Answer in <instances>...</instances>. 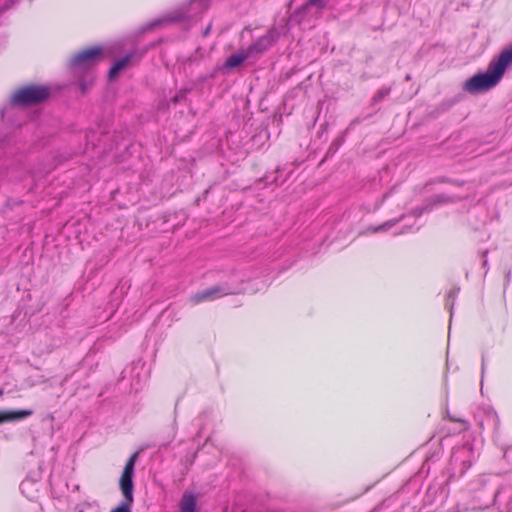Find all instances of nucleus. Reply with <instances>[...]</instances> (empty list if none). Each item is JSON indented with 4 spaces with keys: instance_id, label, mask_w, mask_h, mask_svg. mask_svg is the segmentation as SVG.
Segmentation results:
<instances>
[{
    "instance_id": "10",
    "label": "nucleus",
    "mask_w": 512,
    "mask_h": 512,
    "mask_svg": "<svg viewBox=\"0 0 512 512\" xmlns=\"http://www.w3.org/2000/svg\"><path fill=\"white\" fill-rule=\"evenodd\" d=\"M131 59L132 55H126L125 57L117 60L109 70V79H114L117 76V74L129 64Z\"/></svg>"
},
{
    "instance_id": "7",
    "label": "nucleus",
    "mask_w": 512,
    "mask_h": 512,
    "mask_svg": "<svg viewBox=\"0 0 512 512\" xmlns=\"http://www.w3.org/2000/svg\"><path fill=\"white\" fill-rule=\"evenodd\" d=\"M32 410L0 411V425L5 422L21 420L32 415Z\"/></svg>"
},
{
    "instance_id": "11",
    "label": "nucleus",
    "mask_w": 512,
    "mask_h": 512,
    "mask_svg": "<svg viewBox=\"0 0 512 512\" xmlns=\"http://www.w3.org/2000/svg\"><path fill=\"white\" fill-rule=\"evenodd\" d=\"M196 499L191 493H185L180 502L181 512H195Z\"/></svg>"
},
{
    "instance_id": "12",
    "label": "nucleus",
    "mask_w": 512,
    "mask_h": 512,
    "mask_svg": "<svg viewBox=\"0 0 512 512\" xmlns=\"http://www.w3.org/2000/svg\"><path fill=\"white\" fill-rule=\"evenodd\" d=\"M397 222H398V220H396V219L389 220L381 225L371 227V228H369V230L373 233L387 231L390 228H392Z\"/></svg>"
},
{
    "instance_id": "20",
    "label": "nucleus",
    "mask_w": 512,
    "mask_h": 512,
    "mask_svg": "<svg viewBox=\"0 0 512 512\" xmlns=\"http://www.w3.org/2000/svg\"><path fill=\"white\" fill-rule=\"evenodd\" d=\"M2 395V390H0V396Z\"/></svg>"
},
{
    "instance_id": "6",
    "label": "nucleus",
    "mask_w": 512,
    "mask_h": 512,
    "mask_svg": "<svg viewBox=\"0 0 512 512\" xmlns=\"http://www.w3.org/2000/svg\"><path fill=\"white\" fill-rule=\"evenodd\" d=\"M232 293H234V291L230 288L224 286H215L193 295L190 300L193 304H198L200 302L216 299L218 297Z\"/></svg>"
},
{
    "instance_id": "4",
    "label": "nucleus",
    "mask_w": 512,
    "mask_h": 512,
    "mask_svg": "<svg viewBox=\"0 0 512 512\" xmlns=\"http://www.w3.org/2000/svg\"><path fill=\"white\" fill-rule=\"evenodd\" d=\"M49 96V89L45 86H29L16 91L11 102L16 105L35 104Z\"/></svg>"
},
{
    "instance_id": "17",
    "label": "nucleus",
    "mask_w": 512,
    "mask_h": 512,
    "mask_svg": "<svg viewBox=\"0 0 512 512\" xmlns=\"http://www.w3.org/2000/svg\"><path fill=\"white\" fill-rule=\"evenodd\" d=\"M27 484H30V482L29 481H23L21 483V487L24 488Z\"/></svg>"
},
{
    "instance_id": "16",
    "label": "nucleus",
    "mask_w": 512,
    "mask_h": 512,
    "mask_svg": "<svg viewBox=\"0 0 512 512\" xmlns=\"http://www.w3.org/2000/svg\"><path fill=\"white\" fill-rule=\"evenodd\" d=\"M80 86H81V89H82L83 91H85V90H86V85H85V83H84V82H80Z\"/></svg>"
},
{
    "instance_id": "2",
    "label": "nucleus",
    "mask_w": 512,
    "mask_h": 512,
    "mask_svg": "<svg viewBox=\"0 0 512 512\" xmlns=\"http://www.w3.org/2000/svg\"><path fill=\"white\" fill-rule=\"evenodd\" d=\"M212 0H191L187 7L173 11L162 18H159L154 25L178 22L184 19H197L205 12L211 4Z\"/></svg>"
},
{
    "instance_id": "1",
    "label": "nucleus",
    "mask_w": 512,
    "mask_h": 512,
    "mask_svg": "<svg viewBox=\"0 0 512 512\" xmlns=\"http://www.w3.org/2000/svg\"><path fill=\"white\" fill-rule=\"evenodd\" d=\"M137 457L138 453L135 452L130 456V458L125 464L124 470L120 478V489L124 496V499L120 502V504L117 507L113 508L110 512H132L131 507L134 502L133 476Z\"/></svg>"
},
{
    "instance_id": "14",
    "label": "nucleus",
    "mask_w": 512,
    "mask_h": 512,
    "mask_svg": "<svg viewBox=\"0 0 512 512\" xmlns=\"http://www.w3.org/2000/svg\"><path fill=\"white\" fill-rule=\"evenodd\" d=\"M504 498V495L501 491H498L496 494H495V502L496 503H501L502 500Z\"/></svg>"
},
{
    "instance_id": "18",
    "label": "nucleus",
    "mask_w": 512,
    "mask_h": 512,
    "mask_svg": "<svg viewBox=\"0 0 512 512\" xmlns=\"http://www.w3.org/2000/svg\"><path fill=\"white\" fill-rule=\"evenodd\" d=\"M210 31V26L207 27L206 31H205V35H207Z\"/></svg>"
},
{
    "instance_id": "9",
    "label": "nucleus",
    "mask_w": 512,
    "mask_h": 512,
    "mask_svg": "<svg viewBox=\"0 0 512 512\" xmlns=\"http://www.w3.org/2000/svg\"><path fill=\"white\" fill-rule=\"evenodd\" d=\"M328 0H308L303 6L302 10L304 13H310L313 16H319L321 10L326 6Z\"/></svg>"
},
{
    "instance_id": "8",
    "label": "nucleus",
    "mask_w": 512,
    "mask_h": 512,
    "mask_svg": "<svg viewBox=\"0 0 512 512\" xmlns=\"http://www.w3.org/2000/svg\"><path fill=\"white\" fill-rule=\"evenodd\" d=\"M244 61L252 63L246 49H241L239 52L232 54L227 58L225 66L227 68H235L241 65Z\"/></svg>"
},
{
    "instance_id": "13",
    "label": "nucleus",
    "mask_w": 512,
    "mask_h": 512,
    "mask_svg": "<svg viewBox=\"0 0 512 512\" xmlns=\"http://www.w3.org/2000/svg\"><path fill=\"white\" fill-rule=\"evenodd\" d=\"M388 94H389V89H381V90H380V91H378V93L375 95L374 100H375V101L381 100V99H383L384 97H386Z\"/></svg>"
},
{
    "instance_id": "19",
    "label": "nucleus",
    "mask_w": 512,
    "mask_h": 512,
    "mask_svg": "<svg viewBox=\"0 0 512 512\" xmlns=\"http://www.w3.org/2000/svg\"><path fill=\"white\" fill-rule=\"evenodd\" d=\"M481 370H482V373H483L484 372V364H482Z\"/></svg>"
},
{
    "instance_id": "15",
    "label": "nucleus",
    "mask_w": 512,
    "mask_h": 512,
    "mask_svg": "<svg viewBox=\"0 0 512 512\" xmlns=\"http://www.w3.org/2000/svg\"><path fill=\"white\" fill-rule=\"evenodd\" d=\"M501 512H512V503L506 509L501 510Z\"/></svg>"
},
{
    "instance_id": "3",
    "label": "nucleus",
    "mask_w": 512,
    "mask_h": 512,
    "mask_svg": "<svg viewBox=\"0 0 512 512\" xmlns=\"http://www.w3.org/2000/svg\"><path fill=\"white\" fill-rule=\"evenodd\" d=\"M104 55L101 47H93L76 54L70 61L74 73L80 74L89 71Z\"/></svg>"
},
{
    "instance_id": "5",
    "label": "nucleus",
    "mask_w": 512,
    "mask_h": 512,
    "mask_svg": "<svg viewBox=\"0 0 512 512\" xmlns=\"http://www.w3.org/2000/svg\"><path fill=\"white\" fill-rule=\"evenodd\" d=\"M279 38L277 29H270L265 35L258 38L254 43L246 49L251 58V62H255L264 52H266Z\"/></svg>"
}]
</instances>
